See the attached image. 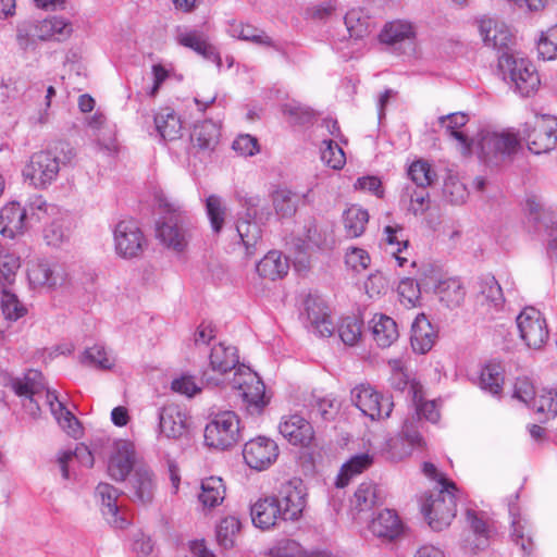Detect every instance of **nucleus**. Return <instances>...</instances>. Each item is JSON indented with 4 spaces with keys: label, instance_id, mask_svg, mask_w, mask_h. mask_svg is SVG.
I'll list each match as a JSON object with an SVG mask.
<instances>
[{
    "label": "nucleus",
    "instance_id": "nucleus-7",
    "mask_svg": "<svg viewBox=\"0 0 557 557\" xmlns=\"http://www.w3.org/2000/svg\"><path fill=\"white\" fill-rule=\"evenodd\" d=\"M239 356L237 348L225 343H219L213 346L209 356V366L202 370L201 377L212 386H219L224 383L225 375L237 369Z\"/></svg>",
    "mask_w": 557,
    "mask_h": 557
},
{
    "label": "nucleus",
    "instance_id": "nucleus-39",
    "mask_svg": "<svg viewBox=\"0 0 557 557\" xmlns=\"http://www.w3.org/2000/svg\"><path fill=\"white\" fill-rule=\"evenodd\" d=\"M225 498V485L221 478L210 476L201 481L198 499L205 509L222 504Z\"/></svg>",
    "mask_w": 557,
    "mask_h": 557
},
{
    "label": "nucleus",
    "instance_id": "nucleus-34",
    "mask_svg": "<svg viewBox=\"0 0 557 557\" xmlns=\"http://www.w3.org/2000/svg\"><path fill=\"white\" fill-rule=\"evenodd\" d=\"M469 121L468 114L463 112L449 113L438 117V123L446 132L454 137L460 146V150L463 154L471 152V139L459 129L463 127Z\"/></svg>",
    "mask_w": 557,
    "mask_h": 557
},
{
    "label": "nucleus",
    "instance_id": "nucleus-17",
    "mask_svg": "<svg viewBox=\"0 0 557 557\" xmlns=\"http://www.w3.org/2000/svg\"><path fill=\"white\" fill-rule=\"evenodd\" d=\"M96 495L100 498L101 510L107 521L117 529H124L128 524V518L117 505L120 492L109 483H99Z\"/></svg>",
    "mask_w": 557,
    "mask_h": 557
},
{
    "label": "nucleus",
    "instance_id": "nucleus-1",
    "mask_svg": "<svg viewBox=\"0 0 557 557\" xmlns=\"http://www.w3.org/2000/svg\"><path fill=\"white\" fill-rule=\"evenodd\" d=\"M159 207L168 214L158 225L157 236L175 252H183L194 235V225L183 206L168 197L159 198Z\"/></svg>",
    "mask_w": 557,
    "mask_h": 557
},
{
    "label": "nucleus",
    "instance_id": "nucleus-62",
    "mask_svg": "<svg viewBox=\"0 0 557 557\" xmlns=\"http://www.w3.org/2000/svg\"><path fill=\"white\" fill-rule=\"evenodd\" d=\"M283 113L293 124L309 123L314 115L313 111L310 108L297 101H290L285 103L283 106Z\"/></svg>",
    "mask_w": 557,
    "mask_h": 557
},
{
    "label": "nucleus",
    "instance_id": "nucleus-59",
    "mask_svg": "<svg viewBox=\"0 0 557 557\" xmlns=\"http://www.w3.org/2000/svg\"><path fill=\"white\" fill-rule=\"evenodd\" d=\"M557 30L555 27L542 32L537 40V57L543 61L555 60L557 55Z\"/></svg>",
    "mask_w": 557,
    "mask_h": 557
},
{
    "label": "nucleus",
    "instance_id": "nucleus-18",
    "mask_svg": "<svg viewBox=\"0 0 557 557\" xmlns=\"http://www.w3.org/2000/svg\"><path fill=\"white\" fill-rule=\"evenodd\" d=\"M129 485L134 502L141 505L151 504L157 490V482L150 468L145 465L136 466L131 475Z\"/></svg>",
    "mask_w": 557,
    "mask_h": 557
},
{
    "label": "nucleus",
    "instance_id": "nucleus-54",
    "mask_svg": "<svg viewBox=\"0 0 557 557\" xmlns=\"http://www.w3.org/2000/svg\"><path fill=\"white\" fill-rule=\"evenodd\" d=\"M240 530V521L235 516L223 518L216 527V541L224 548H232Z\"/></svg>",
    "mask_w": 557,
    "mask_h": 557
},
{
    "label": "nucleus",
    "instance_id": "nucleus-49",
    "mask_svg": "<svg viewBox=\"0 0 557 557\" xmlns=\"http://www.w3.org/2000/svg\"><path fill=\"white\" fill-rule=\"evenodd\" d=\"M299 196L288 189H276L272 194V203L275 213L281 218H288L295 214L298 208Z\"/></svg>",
    "mask_w": 557,
    "mask_h": 557
},
{
    "label": "nucleus",
    "instance_id": "nucleus-51",
    "mask_svg": "<svg viewBox=\"0 0 557 557\" xmlns=\"http://www.w3.org/2000/svg\"><path fill=\"white\" fill-rule=\"evenodd\" d=\"M380 37L383 42L391 45L409 40L414 37L413 26L406 21H394L385 25Z\"/></svg>",
    "mask_w": 557,
    "mask_h": 557
},
{
    "label": "nucleus",
    "instance_id": "nucleus-13",
    "mask_svg": "<svg viewBox=\"0 0 557 557\" xmlns=\"http://www.w3.org/2000/svg\"><path fill=\"white\" fill-rule=\"evenodd\" d=\"M243 457L249 468L262 471L276 461L278 446L269 437L258 436L245 443Z\"/></svg>",
    "mask_w": 557,
    "mask_h": 557
},
{
    "label": "nucleus",
    "instance_id": "nucleus-9",
    "mask_svg": "<svg viewBox=\"0 0 557 557\" xmlns=\"http://www.w3.org/2000/svg\"><path fill=\"white\" fill-rule=\"evenodd\" d=\"M60 172V160L49 151L34 153L23 169V177L32 186L47 188Z\"/></svg>",
    "mask_w": 557,
    "mask_h": 557
},
{
    "label": "nucleus",
    "instance_id": "nucleus-47",
    "mask_svg": "<svg viewBox=\"0 0 557 557\" xmlns=\"http://www.w3.org/2000/svg\"><path fill=\"white\" fill-rule=\"evenodd\" d=\"M227 207L218 195H209L206 198V213L214 234H220L227 216Z\"/></svg>",
    "mask_w": 557,
    "mask_h": 557
},
{
    "label": "nucleus",
    "instance_id": "nucleus-31",
    "mask_svg": "<svg viewBox=\"0 0 557 557\" xmlns=\"http://www.w3.org/2000/svg\"><path fill=\"white\" fill-rule=\"evenodd\" d=\"M156 131L163 140H175L182 136L183 124L174 109L160 108L153 115Z\"/></svg>",
    "mask_w": 557,
    "mask_h": 557
},
{
    "label": "nucleus",
    "instance_id": "nucleus-25",
    "mask_svg": "<svg viewBox=\"0 0 557 557\" xmlns=\"http://www.w3.org/2000/svg\"><path fill=\"white\" fill-rule=\"evenodd\" d=\"M368 529L377 539L394 541L403 533L404 525L396 511L383 509L370 520Z\"/></svg>",
    "mask_w": 557,
    "mask_h": 557
},
{
    "label": "nucleus",
    "instance_id": "nucleus-48",
    "mask_svg": "<svg viewBox=\"0 0 557 557\" xmlns=\"http://www.w3.org/2000/svg\"><path fill=\"white\" fill-rule=\"evenodd\" d=\"M369 221L368 211L358 206H351L344 213V226L347 236L359 237Z\"/></svg>",
    "mask_w": 557,
    "mask_h": 557
},
{
    "label": "nucleus",
    "instance_id": "nucleus-8",
    "mask_svg": "<svg viewBox=\"0 0 557 557\" xmlns=\"http://www.w3.org/2000/svg\"><path fill=\"white\" fill-rule=\"evenodd\" d=\"M351 401L373 421L388 418L394 407L389 396L383 395L369 384H359L354 387Z\"/></svg>",
    "mask_w": 557,
    "mask_h": 557
},
{
    "label": "nucleus",
    "instance_id": "nucleus-22",
    "mask_svg": "<svg viewBox=\"0 0 557 557\" xmlns=\"http://www.w3.org/2000/svg\"><path fill=\"white\" fill-rule=\"evenodd\" d=\"M479 32L484 45L495 49L508 48L513 40L512 33L506 23L494 17H482L479 21Z\"/></svg>",
    "mask_w": 557,
    "mask_h": 557
},
{
    "label": "nucleus",
    "instance_id": "nucleus-24",
    "mask_svg": "<svg viewBox=\"0 0 557 557\" xmlns=\"http://www.w3.org/2000/svg\"><path fill=\"white\" fill-rule=\"evenodd\" d=\"M135 463L133 444L126 441L115 443L108 462V473L115 481H124Z\"/></svg>",
    "mask_w": 557,
    "mask_h": 557
},
{
    "label": "nucleus",
    "instance_id": "nucleus-56",
    "mask_svg": "<svg viewBox=\"0 0 557 557\" xmlns=\"http://www.w3.org/2000/svg\"><path fill=\"white\" fill-rule=\"evenodd\" d=\"M363 323L357 317L343 318L338 325V336L347 346L357 345L362 336Z\"/></svg>",
    "mask_w": 557,
    "mask_h": 557
},
{
    "label": "nucleus",
    "instance_id": "nucleus-26",
    "mask_svg": "<svg viewBox=\"0 0 557 557\" xmlns=\"http://www.w3.org/2000/svg\"><path fill=\"white\" fill-rule=\"evenodd\" d=\"M525 210L528 212L529 222L534 224L535 231L545 233L548 237V249L555 248V227L554 212L545 209L542 201L535 197L527 200Z\"/></svg>",
    "mask_w": 557,
    "mask_h": 557
},
{
    "label": "nucleus",
    "instance_id": "nucleus-33",
    "mask_svg": "<svg viewBox=\"0 0 557 557\" xmlns=\"http://www.w3.org/2000/svg\"><path fill=\"white\" fill-rule=\"evenodd\" d=\"M436 332L424 314L416 318L411 327V347L416 352L425 354L434 345Z\"/></svg>",
    "mask_w": 557,
    "mask_h": 557
},
{
    "label": "nucleus",
    "instance_id": "nucleus-50",
    "mask_svg": "<svg viewBox=\"0 0 557 557\" xmlns=\"http://www.w3.org/2000/svg\"><path fill=\"white\" fill-rule=\"evenodd\" d=\"M412 392V401L416 406V410L419 417H423L425 420L436 423L440 418V409L435 400H423L422 386L419 383L410 385Z\"/></svg>",
    "mask_w": 557,
    "mask_h": 557
},
{
    "label": "nucleus",
    "instance_id": "nucleus-5",
    "mask_svg": "<svg viewBox=\"0 0 557 557\" xmlns=\"http://www.w3.org/2000/svg\"><path fill=\"white\" fill-rule=\"evenodd\" d=\"M205 444L209 447L225 450L240 440V421L233 411H222L212 417L203 432Z\"/></svg>",
    "mask_w": 557,
    "mask_h": 557
},
{
    "label": "nucleus",
    "instance_id": "nucleus-57",
    "mask_svg": "<svg viewBox=\"0 0 557 557\" xmlns=\"http://www.w3.org/2000/svg\"><path fill=\"white\" fill-rule=\"evenodd\" d=\"M21 267L20 258L9 251H0V285L11 287Z\"/></svg>",
    "mask_w": 557,
    "mask_h": 557
},
{
    "label": "nucleus",
    "instance_id": "nucleus-35",
    "mask_svg": "<svg viewBox=\"0 0 557 557\" xmlns=\"http://www.w3.org/2000/svg\"><path fill=\"white\" fill-rule=\"evenodd\" d=\"M288 269L287 259L275 250L268 252L256 265L258 274L270 281L282 278L287 274Z\"/></svg>",
    "mask_w": 557,
    "mask_h": 557
},
{
    "label": "nucleus",
    "instance_id": "nucleus-36",
    "mask_svg": "<svg viewBox=\"0 0 557 557\" xmlns=\"http://www.w3.org/2000/svg\"><path fill=\"white\" fill-rule=\"evenodd\" d=\"M434 293L447 308L459 307L465 299V288L458 278L438 280L434 284Z\"/></svg>",
    "mask_w": 557,
    "mask_h": 557
},
{
    "label": "nucleus",
    "instance_id": "nucleus-23",
    "mask_svg": "<svg viewBox=\"0 0 557 557\" xmlns=\"http://www.w3.org/2000/svg\"><path fill=\"white\" fill-rule=\"evenodd\" d=\"M251 521L261 530H269L283 520V513L275 496L258 498L250 507Z\"/></svg>",
    "mask_w": 557,
    "mask_h": 557
},
{
    "label": "nucleus",
    "instance_id": "nucleus-46",
    "mask_svg": "<svg viewBox=\"0 0 557 557\" xmlns=\"http://www.w3.org/2000/svg\"><path fill=\"white\" fill-rule=\"evenodd\" d=\"M504 384V368L498 362L486 363L480 374V386L482 389L497 395L500 393Z\"/></svg>",
    "mask_w": 557,
    "mask_h": 557
},
{
    "label": "nucleus",
    "instance_id": "nucleus-32",
    "mask_svg": "<svg viewBox=\"0 0 557 557\" xmlns=\"http://www.w3.org/2000/svg\"><path fill=\"white\" fill-rule=\"evenodd\" d=\"M369 324L373 341L379 347H389L399 336L396 322L386 314L375 313Z\"/></svg>",
    "mask_w": 557,
    "mask_h": 557
},
{
    "label": "nucleus",
    "instance_id": "nucleus-16",
    "mask_svg": "<svg viewBox=\"0 0 557 557\" xmlns=\"http://www.w3.org/2000/svg\"><path fill=\"white\" fill-rule=\"evenodd\" d=\"M278 431L292 445L307 447L314 438V430L311 423L298 413L283 416Z\"/></svg>",
    "mask_w": 557,
    "mask_h": 557
},
{
    "label": "nucleus",
    "instance_id": "nucleus-41",
    "mask_svg": "<svg viewBox=\"0 0 557 557\" xmlns=\"http://www.w3.org/2000/svg\"><path fill=\"white\" fill-rule=\"evenodd\" d=\"M9 385L21 397H36L45 388L42 375L37 370H28L23 377L11 379Z\"/></svg>",
    "mask_w": 557,
    "mask_h": 557
},
{
    "label": "nucleus",
    "instance_id": "nucleus-3",
    "mask_svg": "<svg viewBox=\"0 0 557 557\" xmlns=\"http://www.w3.org/2000/svg\"><path fill=\"white\" fill-rule=\"evenodd\" d=\"M457 492L458 488L453 481L441 478L440 492L431 495L423 504L422 511L434 531L447 528L456 517Z\"/></svg>",
    "mask_w": 557,
    "mask_h": 557
},
{
    "label": "nucleus",
    "instance_id": "nucleus-14",
    "mask_svg": "<svg viewBox=\"0 0 557 557\" xmlns=\"http://www.w3.org/2000/svg\"><path fill=\"white\" fill-rule=\"evenodd\" d=\"M283 513V521H297L306 507V493L300 480L283 483L275 496Z\"/></svg>",
    "mask_w": 557,
    "mask_h": 557
},
{
    "label": "nucleus",
    "instance_id": "nucleus-11",
    "mask_svg": "<svg viewBox=\"0 0 557 557\" xmlns=\"http://www.w3.org/2000/svg\"><path fill=\"white\" fill-rule=\"evenodd\" d=\"M27 275L34 288L55 289L70 282V273L65 267L47 260L33 261Z\"/></svg>",
    "mask_w": 557,
    "mask_h": 557
},
{
    "label": "nucleus",
    "instance_id": "nucleus-21",
    "mask_svg": "<svg viewBox=\"0 0 557 557\" xmlns=\"http://www.w3.org/2000/svg\"><path fill=\"white\" fill-rule=\"evenodd\" d=\"M305 313L312 332L322 337L333 334V322L323 299L309 295L305 300Z\"/></svg>",
    "mask_w": 557,
    "mask_h": 557
},
{
    "label": "nucleus",
    "instance_id": "nucleus-43",
    "mask_svg": "<svg viewBox=\"0 0 557 557\" xmlns=\"http://www.w3.org/2000/svg\"><path fill=\"white\" fill-rule=\"evenodd\" d=\"M220 131L212 121H203L194 126L190 135L193 144L201 150H212L219 141Z\"/></svg>",
    "mask_w": 557,
    "mask_h": 557
},
{
    "label": "nucleus",
    "instance_id": "nucleus-15",
    "mask_svg": "<svg viewBox=\"0 0 557 557\" xmlns=\"http://www.w3.org/2000/svg\"><path fill=\"white\" fill-rule=\"evenodd\" d=\"M557 119L554 115L536 116L533 129L525 135L528 148L535 154L553 150L557 143Z\"/></svg>",
    "mask_w": 557,
    "mask_h": 557
},
{
    "label": "nucleus",
    "instance_id": "nucleus-30",
    "mask_svg": "<svg viewBox=\"0 0 557 557\" xmlns=\"http://www.w3.org/2000/svg\"><path fill=\"white\" fill-rule=\"evenodd\" d=\"M26 210L18 202L12 201L0 210V233L14 238L22 234L26 227Z\"/></svg>",
    "mask_w": 557,
    "mask_h": 557
},
{
    "label": "nucleus",
    "instance_id": "nucleus-60",
    "mask_svg": "<svg viewBox=\"0 0 557 557\" xmlns=\"http://www.w3.org/2000/svg\"><path fill=\"white\" fill-rule=\"evenodd\" d=\"M408 175L417 187L425 188L430 186L436 174L432 170L431 165L424 160L414 161L408 170Z\"/></svg>",
    "mask_w": 557,
    "mask_h": 557
},
{
    "label": "nucleus",
    "instance_id": "nucleus-52",
    "mask_svg": "<svg viewBox=\"0 0 557 557\" xmlns=\"http://www.w3.org/2000/svg\"><path fill=\"white\" fill-rule=\"evenodd\" d=\"M230 34L234 38H238L242 40L250 41L256 45L261 46H271L272 40L269 36H267L262 30L257 29L256 27L244 24V23H233L230 26Z\"/></svg>",
    "mask_w": 557,
    "mask_h": 557
},
{
    "label": "nucleus",
    "instance_id": "nucleus-20",
    "mask_svg": "<svg viewBox=\"0 0 557 557\" xmlns=\"http://www.w3.org/2000/svg\"><path fill=\"white\" fill-rule=\"evenodd\" d=\"M33 36L42 41H66L74 29L70 20L63 16H50L33 24Z\"/></svg>",
    "mask_w": 557,
    "mask_h": 557
},
{
    "label": "nucleus",
    "instance_id": "nucleus-19",
    "mask_svg": "<svg viewBox=\"0 0 557 557\" xmlns=\"http://www.w3.org/2000/svg\"><path fill=\"white\" fill-rule=\"evenodd\" d=\"M176 41L181 46L191 49L203 59L214 62L218 70H221L222 60L220 53L216 48L207 40L203 33L196 29H178Z\"/></svg>",
    "mask_w": 557,
    "mask_h": 557
},
{
    "label": "nucleus",
    "instance_id": "nucleus-45",
    "mask_svg": "<svg viewBox=\"0 0 557 557\" xmlns=\"http://www.w3.org/2000/svg\"><path fill=\"white\" fill-rule=\"evenodd\" d=\"M467 521L470 524L473 540L468 537L466 540V547L470 552H478L484 549L488 545V530L486 522L479 518L474 511L467 512Z\"/></svg>",
    "mask_w": 557,
    "mask_h": 557
},
{
    "label": "nucleus",
    "instance_id": "nucleus-58",
    "mask_svg": "<svg viewBox=\"0 0 557 557\" xmlns=\"http://www.w3.org/2000/svg\"><path fill=\"white\" fill-rule=\"evenodd\" d=\"M82 362L86 366L95 367L101 370H110L115 359L100 345H95L85 350Z\"/></svg>",
    "mask_w": 557,
    "mask_h": 557
},
{
    "label": "nucleus",
    "instance_id": "nucleus-28",
    "mask_svg": "<svg viewBox=\"0 0 557 557\" xmlns=\"http://www.w3.org/2000/svg\"><path fill=\"white\" fill-rule=\"evenodd\" d=\"M46 403L60 428L71 437L78 438L83 430L77 418L59 400L54 392L46 391Z\"/></svg>",
    "mask_w": 557,
    "mask_h": 557
},
{
    "label": "nucleus",
    "instance_id": "nucleus-38",
    "mask_svg": "<svg viewBox=\"0 0 557 557\" xmlns=\"http://www.w3.org/2000/svg\"><path fill=\"white\" fill-rule=\"evenodd\" d=\"M511 541L518 545L525 557H529L533 550V537L531 525L521 513L511 511Z\"/></svg>",
    "mask_w": 557,
    "mask_h": 557
},
{
    "label": "nucleus",
    "instance_id": "nucleus-2",
    "mask_svg": "<svg viewBox=\"0 0 557 557\" xmlns=\"http://www.w3.org/2000/svg\"><path fill=\"white\" fill-rule=\"evenodd\" d=\"M498 69L504 81L510 83L522 97L533 95L541 84L533 63L519 53L502 54L498 59Z\"/></svg>",
    "mask_w": 557,
    "mask_h": 557
},
{
    "label": "nucleus",
    "instance_id": "nucleus-61",
    "mask_svg": "<svg viewBox=\"0 0 557 557\" xmlns=\"http://www.w3.org/2000/svg\"><path fill=\"white\" fill-rule=\"evenodd\" d=\"M321 148V159L330 168L339 170L345 165L346 158L343 149L333 140H324Z\"/></svg>",
    "mask_w": 557,
    "mask_h": 557
},
{
    "label": "nucleus",
    "instance_id": "nucleus-42",
    "mask_svg": "<svg viewBox=\"0 0 557 557\" xmlns=\"http://www.w3.org/2000/svg\"><path fill=\"white\" fill-rule=\"evenodd\" d=\"M352 510L358 513L369 511L382 503L379 488L372 482H362L350 500Z\"/></svg>",
    "mask_w": 557,
    "mask_h": 557
},
{
    "label": "nucleus",
    "instance_id": "nucleus-10",
    "mask_svg": "<svg viewBox=\"0 0 557 557\" xmlns=\"http://www.w3.org/2000/svg\"><path fill=\"white\" fill-rule=\"evenodd\" d=\"M520 338L529 348L540 349L548 339V329L542 313L533 308L525 307L516 319Z\"/></svg>",
    "mask_w": 557,
    "mask_h": 557
},
{
    "label": "nucleus",
    "instance_id": "nucleus-6",
    "mask_svg": "<svg viewBox=\"0 0 557 557\" xmlns=\"http://www.w3.org/2000/svg\"><path fill=\"white\" fill-rule=\"evenodd\" d=\"M519 148L520 139L511 132H485L480 139L481 158L487 164H500Z\"/></svg>",
    "mask_w": 557,
    "mask_h": 557
},
{
    "label": "nucleus",
    "instance_id": "nucleus-4",
    "mask_svg": "<svg viewBox=\"0 0 557 557\" xmlns=\"http://www.w3.org/2000/svg\"><path fill=\"white\" fill-rule=\"evenodd\" d=\"M231 386L238 391L248 413L260 414L269 404L265 386L259 375L248 367H237Z\"/></svg>",
    "mask_w": 557,
    "mask_h": 557
},
{
    "label": "nucleus",
    "instance_id": "nucleus-27",
    "mask_svg": "<svg viewBox=\"0 0 557 557\" xmlns=\"http://www.w3.org/2000/svg\"><path fill=\"white\" fill-rule=\"evenodd\" d=\"M160 433L168 438L181 437L187 430V414L177 405L163 406L159 413Z\"/></svg>",
    "mask_w": 557,
    "mask_h": 557
},
{
    "label": "nucleus",
    "instance_id": "nucleus-55",
    "mask_svg": "<svg viewBox=\"0 0 557 557\" xmlns=\"http://www.w3.org/2000/svg\"><path fill=\"white\" fill-rule=\"evenodd\" d=\"M1 309L4 318L10 321H16L27 312V308L10 287L1 288Z\"/></svg>",
    "mask_w": 557,
    "mask_h": 557
},
{
    "label": "nucleus",
    "instance_id": "nucleus-64",
    "mask_svg": "<svg viewBox=\"0 0 557 557\" xmlns=\"http://www.w3.org/2000/svg\"><path fill=\"white\" fill-rule=\"evenodd\" d=\"M400 302L406 307H416L420 300V286L411 278L401 280L398 285Z\"/></svg>",
    "mask_w": 557,
    "mask_h": 557
},
{
    "label": "nucleus",
    "instance_id": "nucleus-44",
    "mask_svg": "<svg viewBox=\"0 0 557 557\" xmlns=\"http://www.w3.org/2000/svg\"><path fill=\"white\" fill-rule=\"evenodd\" d=\"M372 462V456L367 453L352 456L342 466L336 479V486L339 488L345 487L355 475L362 473Z\"/></svg>",
    "mask_w": 557,
    "mask_h": 557
},
{
    "label": "nucleus",
    "instance_id": "nucleus-53",
    "mask_svg": "<svg viewBox=\"0 0 557 557\" xmlns=\"http://www.w3.org/2000/svg\"><path fill=\"white\" fill-rule=\"evenodd\" d=\"M305 239L308 248L317 249L329 248L332 243L331 232L314 220L306 224Z\"/></svg>",
    "mask_w": 557,
    "mask_h": 557
},
{
    "label": "nucleus",
    "instance_id": "nucleus-29",
    "mask_svg": "<svg viewBox=\"0 0 557 557\" xmlns=\"http://www.w3.org/2000/svg\"><path fill=\"white\" fill-rule=\"evenodd\" d=\"M234 245L243 248L247 258L252 257L262 242V231L259 224L251 220H239L236 223Z\"/></svg>",
    "mask_w": 557,
    "mask_h": 557
},
{
    "label": "nucleus",
    "instance_id": "nucleus-63",
    "mask_svg": "<svg viewBox=\"0 0 557 557\" xmlns=\"http://www.w3.org/2000/svg\"><path fill=\"white\" fill-rule=\"evenodd\" d=\"M270 557H307V552L298 542L285 539L270 549Z\"/></svg>",
    "mask_w": 557,
    "mask_h": 557
},
{
    "label": "nucleus",
    "instance_id": "nucleus-37",
    "mask_svg": "<svg viewBox=\"0 0 557 557\" xmlns=\"http://www.w3.org/2000/svg\"><path fill=\"white\" fill-rule=\"evenodd\" d=\"M74 461H77L83 467L91 468L94 466V456L89 448L84 444L76 445L74 450L59 451L57 462L60 467L63 479L69 480L71 478L69 466Z\"/></svg>",
    "mask_w": 557,
    "mask_h": 557
},
{
    "label": "nucleus",
    "instance_id": "nucleus-40",
    "mask_svg": "<svg viewBox=\"0 0 557 557\" xmlns=\"http://www.w3.org/2000/svg\"><path fill=\"white\" fill-rule=\"evenodd\" d=\"M479 284L482 304L492 312H500L505 306V297L497 280L492 275H485Z\"/></svg>",
    "mask_w": 557,
    "mask_h": 557
},
{
    "label": "nucleus",
    "instance_id": "nucleus-12",
    "mask_svg": "<svg viewBox=\"0 0 557 557\" xmlns=\"http://www.w3.org/2000/svg\"><path fill=\"white\" fill-rule=\"evenodd\" d=\"M115 252L125 259L139 256L146 245L144 234L134 220L120 221L113 231Z\"/></svg>",
    "mask_w": 557,
    "mask_h": 557
}]
</instances>
